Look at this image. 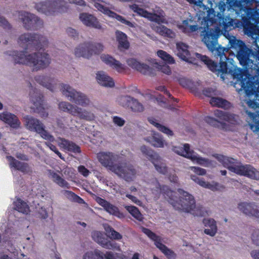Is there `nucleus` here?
I'll return each mask as SVG.
<instances>
[{"instance_id": "nucleus-8", "label": "nucleus", "mask_w": 259, "mask_h": 259, "mask_svg": "<svg viewBox=\"0 0 259 259\" xmlns=\"http://www.w3.org/2000/svg\"><path fill=\"white\" fill-rule=\"evenodd\" d=\"M131 9L139 15L146 18L151 21L157 23V24L152 25V29L161 36L173 38L176 36V33L166 27L160 25L161 23L167 24V21L164 18L163 12L160 10L156 13H149L147 11L140 8L135 4L130 6Z\"/></svg>"}, {"instance_id": "nucleus-32", "label": "nucleus", "mask_w": 259, "mask_h": 259, "mask_svg": "<svg viewBox=\"0 0 259 259\" xmlns=\"http://www.w3.org/2000/svg\"><path fill=\"white\" fill-rule=\"evenodd\" d=\"M178 28L185 33L189 34L198 29V26L192 19H187L178 24Z\"/></svg>"}, {"instance_id": "nucleus-6", "label": "nucleus", "mask_w": 259, "mask_h": 259, "mask_svg": "<svg viewBox=\"0 0 259 259\" xmlns=\"http://www.w3.org/2000/svg\"><path fill=\"white\" fill-rule=\"evenodd\" d=\"M36 81L51 91H55L59 85L63 95L70 101L83 107H91L92 102L84 94L77 92L71 87L66 84H59L58 80L51 75H40L35 76Z\"/></svg>"}, {"instance_id": "nucleus-11", "label": "nucleus", "mask_w": 259, "mask_h": 259, "mask_svg": "<svg viewBox=\"0 0 259 259\" xmlns=\"http://www.w3.org/2000/svg\"><path fill=\"white\" fill-rule=\"evenodd\" d=\"M66 3L63 0H57L56 1H47L40 2L35 5L36 10L47 15H54L58 12H63L66 10L65 5Z\"/></svg>"}, {"instance_id": "nucleus-14", "label": "nucleus", "mask_w": 259, "mask_h": 259, "mask_svg": "<svg viewBox=\"0 0 259 259\" xmlns=\"http://www.w3.org/2000/svg\"><path fill=\"white\" fill-rule=\"evenodd\" d=\"M214 115L217 119L210 116H207L205 118L206 122L214 126H219L226 121L234 124L237 122L238 118L236 115L219 110L214 111Z\"/></svg>"}, {"instance_id": "nucleus-12", "label": "nucleus", "mask_w": 259, "mask_h": 259, "mask_svg": "<svg viewBox=\"0 0 259 259\" xmlns=\"http://www.w3.org/2000/svg\"><path fill=\"white\" fill-rule=\"evenodd\" d=\"M24 124L27 129L35 132L40 135L44 139L50 142H54L55 138L45 130V126L38 119L30 116L24 117Z\"/></svg>"}, {"instance_id": "nucleus-48", "label": "nucleus", "mask_w": 259, "mask_h": 259, "mask_svg": "<svg viewBox=\"0 0 259 259\" xmlns=\"http://www.w3.org/2000/svg\"><path fill=\"white\" fill-rule=\"evenodd\" d=\"M104 228L107 236L110 239L119 240L122 238V235L109 226H105Z\"/></svg>"}, {"instance_id": "nucleus-47", "label": "nucleus", "mask_w": 259, "mask_h": 259, "mask_svg": "<svg viewBox=\"0 0 259 259\" xmlns=\"http://www.w3.org/2000/svg\"><path fill=\"white\" fill-rule=\"evenodd\" d=\"M157 56L165 63L169 64H174L175 61L174 58L166 52L163 50H159L157 52Z\"/></svg>"}, {"instance_id": "nucleus-41", "label": "nucleus", "mask_w": 259, "mask_h": 259, "mask_svg": "<svg viewBox=\"0 0 259 259\" xmlns=\"http://www.w3.org/2000/svg\"><path fill=\"white\" fill-rule=\"evenodd\" d=\"M118 46L120 49H127L129 47V42L127 39L126 35L120 31H116L115 32Z\"/></svg>"}, {"instance_id": "nucleus-19", "label": "nucleus", "mask_w": 259, "mask_h": 259, "mask_svg": "<svg viewBox=\"0 0 259 259\" xmlns=\"http://www.w3.org/2000/svg\"><path fill=\"white\" fill-rule=\"evenodd\" d=\"M189 3L194 4L197 7L199 12L197 13V16L199 20H201V23L204 22L206 24L205 19L207 17H213L214 15L212 13V10L207 7L206 5L203 3L201 0H187Z\"/></svg>"}, {"instance_id": "nucleus-57", "label": "nucleus", "mask_w": 259, "mask_h": 259, "mask_svg": "<svg viewBox=\"0 0 259 259\" xmlns=\"http://www.w3.org/2000/svg\"><path fill=\"white\" fill-rule=\"evenodd\" d=\"M189 169L191 170L192 171L195 172L196 174L200 176H204L206 174V171L205 169L196 167V166H190Z\"/></svg>"}, {"instance_id": "nucleus-20", "label": "nucleus", "mask_w": 259, "mask_h": 259, "mask_svg": "<svg viewBox=\"0 0 259 259\" xmlns=\"http://www.w3.org/2000/svg\"><path fill=\"white\" fill-rule=\"evenodd\" d=\"M245 29V34L254 39L253 45L255 48H254V52H252V56L253 55L254 58L258 61V63L256 65H259V28L251 25L249 27L246 26Z\"/></svg>"}, {"instance_id": "nucleus-53", "label": "nucleus", "mask_w": 259, "mask_h": 259, "mask_svg": "<svg viewBox=\"0 0 259 259\" xmlns=\"http://www.w3.org/2000/svg\"><path fill=\"white\" fill-rule=\"evenodd\" d=\"M179 82L183 87L189 88L191 91L196 90V88L194 87V82L191 80L185 77H181L178 79Z\"/></svg>"}, {"instance_id": "nucleus-54", "label": "nucleus", "mask_w": 259, "mask_h": 259, "mask_svg": "<svg viewBox=\"0 0 259 259\" xmlns=\"http://www.w3.org/2000/svg\"><path fill=\"white\" fill-rule=\"evenodd\" d=\"M128 107L134 112H141L144 110L143 105L134 98H133Z\"/></svg>"}, {"instance_id": "nucleus-10", "label": "nucleus", "mask_w": 259, "mask_h": 259, "mask_svg": "<svg viewBox=\"0 0 259 259\" xmlns=\"http://www.w3.org/2000/svg\"><path fill=\"white\" fill-rule=\"evenodd\" d=\"M172 150L176 153L189 158L195 164H198L205 167H215L216 163L207 159L199 156L190 149L188 144H185L179 146H175Z\"/></svg>"}, {"instance_id": "nucleus-42", "label": "nucleus", "mask_w": 259, "mask_h": 259, "mask_svg": "<svg viewBox=\"0 0 259 259\" xmlns=\"http://www.w3.org/2000/svg\"><path fill=\"white\" fill-rule=\"evenodd\" d=\"M146 140L156 147H163L165 144L164 141L161 136L155 133L153 134L151 137L147 138Z\"/></svg>"}, {"instance_id": "nucleus-16", "label": "nucleus", "mask_w": 259, "mask_h": 259, "mask_svg": "<svg viewBox=\"0 0 259 259\" xmlns=\"http://www.w3.org/2000/svg\"><path fill=\"white\" fill-rule=\"evenodd\" d=\"M143 232L147 235L150 239L153 240L155 245L158 248L168 259H175L176 255L171 250L168 248L163 245L159 237L156 236L154 233L147 228H142Z\"/></svg>"}, {"instance_id": "nucleus-4", "label": "nucleus", "mask_w": 259, "mask_h": 259, "mask_svg": "<svg viewBox=\"0 0 259 259\" xmlns=\"http://www.w3.org/2000/svg\"><path fill=\"white\" fill-rule=\"evenodd\" d=\"M232 60L229 62L232 66L231 68H227V73L223 75L225 79V75L228 73L231 74L234 79H236L234 83V87L238 93L241 96L244 95L246 99L244 101L247 105L254 109H256L259 106V82L253 81L254 76L256 75L253 74L251 71L250 72L252 74H247L245 73L243 70L237 67L232 62ZM249 70V69H248ZM250 71L251 70L250 69ZM259 76L256 75V76ZM222 78V77H221Z\"/></svg>"}, {"instance_id": "nucleus-2", "label": "nucleus", "mask_w": 259, "mask_h": 259, "mask_svg": "<svg viewBox=\"0 0 259 259\" xmlns=\"http://www.w3.org/2000/svg\"><path fill=\"white\" fill-rule=\"evenodd\" d=\"M18 44L25 50L21 52H10L9 55L12 56L15 63L26 65L37 71L48 67L51 62L49 55L41 52H35L29 53V49H41L48 44L47 37L34 33H26L21 34L18 38Z\"/></svg>"}, {"instance_id": "nucleus-56", "label": "nucleus", "mask_w": 259, "mask_h": 259, "mask_svg": "<svg viewBox=\"0 0 259 259\" xmlns=\"http://www.w3.org/2000/svg\"><path fill=\"white\" fill-rule=\"evenodd\" d=\"M61 171L67 178H72L74 177L75 170L71 167H66L62 169Z\"/></svg>"}, {"instance_id": "nucleus-38", "label": "nucleus", "mask_w": 259, "mask_h": 259, "mask_svg": "<svg viewBox=\"0 0 259 259\" xmlns=\"http://www.w3.org/2000/svg\"><path fill=\"white\" fill-rule=\"evenodd\" d=\"M59 146L65 150L74 153H79L80 148L75 143L67 140L59 138L58 141Z\"/></svg>"}, {"instance_id": "nucleus-22", "label": "nucleus", "mask_w": 259, "mask_h": 259, "mask_svg": "<svg viewBox=\"0 0 259 259\" xmlns=\"http://www.w3.org/2000/svg\"><path fill=\"white\" fill-rule=\"evenodd\" d=\"M152 162L158 172L163 175H168V179L170 182L174 184L178 183V177L175 174H172L168 170L165 164L162 161L159 156L158 159H154Z\"/></svg>"}, {"instance_id": "nucleus-49", "label": "nucleus", "mask_w": 259, "mask_h": 259, "mask_svg": "<svg viewBox=\"0 0 259 259\" xmlns=\"http://www.w3.org/2000/svg\"><path fill=\"white\" fill-rule=\"evenodd\" d=\"M150 63L158 70L161 71L162 73L169 75L171 73V69L169 66L167 65H159L155 59H151L149 60Z\"/></svg>"}, {"instance_id": "nucleus-29", "label": "nucleus", "mask_w": 259, "mask_h": 259, "mask_svg": "<svg viewBox=\"0 0 259 259\" xmlns=\"http://www.w3.org/2000/svg\"><path fill=\"white\" fill-rule=\"evenodd\" d=\"M254 113H252L248 110L245 112L247 115V121L250 128L253 132H259V106Z\"/></svg>"}, {"instance_id": "nucleus-1", "label": "nucleus", "mask_w": 259, "mask_h": 259, "mask_svg": "<svg viewBox=\"0 0 259 259\" xmlns=\"http://www.w3.org/2000/svg\"><path fill=\"white\" fill-rule=\"evenodd\" d=\"M224 13H218L214 22L208 27L204 22L201 23L204 30L207 31L203 40L214 57L220 58V65H218L216 63L210 60L206 56H202L198 53H195L194 55L204 62L211 71L224 79L223 75L227 72L226 61L229 60V59L225 55V52H228L229 49H232L236 53L237 58L244 68L250 69L251 72L256 76L259 75V65L254 64L253 61L250 59L252 56V50L247 47L243 41L237 39L233 35L228 34L226 37L229 40L228 48L222 47L218 44V39L221 33V27L225 31L228 29H231L232 27L235 28L232 26L225 29L223 24L220 22L221 18L218 16L219 14H221L222 18H226L227 16L224 17Z\"/></svg>"}, {"instance_id": "nucleus-31", "label": "nucleus", "mask_w": 259, "mask_h": 259, "mask_svg": "<svg viewBox=\"0 0 259 259\" xmlns=\"http://www.w3.org/2000/svg\"><path fill=\"white\" fill-rule=\"evenodd\" d=\"M126 62L129 66L144 74H150L151 72V68L148 65L142 63L134 58L129 59Z\"/></svg>"}, {"instance_id": "nucleus-27", "label": "nucleus", "mask_w": 259, "mask_h": 259, "mask_svg": "<svg viewBox=\"0 0 259 259\" xmlns=\"http://www.w3.org/2000/svg\"><path fill=\"white\" fill-rule=\"evenodd\" d=\"M91 42L87 41L79 44L74 49V54L77 57L89 58L93 55L91 49Z\"/></svg>"}, {"instance_id": "nucleus-43", "label": "nucleus", "mask_w": 259, "mask_h": 259, "mask_svg": "<svg viewBox=\"0 0 259 259\" xmlns=\"http://www.w3.org/2000/svg\"><path fill=\"white\" fill-rule=\"evenodd\" d=\"M14 206L17 211L22 213L28 214L30 211L28 205L25 201L21 199L17 198L16 201H14Z\"/></svg>"}, {"instance_id": "nucleus-21", "label": "nucleus", "mask_w": 259, "mask_h": 259, "mask_svg": "<svg viewBox=\"0 0 259 259\" xmlns=\"http://www.w3.org/2000/svg\"><path fill=\"white\" fill-rule=\"evenodd\" d=\"M190 178L200 186L208 189L212 191H222L225 189V186L219 183L212 182L209 183L204 181L203 179L199 178L196 176L190 175Z\"/></svg>"}, {"instance_id": "nucleus-28", "label": "nucleus", "mask_w": 259, "mask_h": 259, "mask_svg": "<svg viewBox=\"0 0 259 259\" xmlns=\"http://www.w3.org/2000/svg\"><path fill=\"white\" fill-rule=\"evenodd\" d=\"M92 237L95 241L105 248L110 249L114 248V244L106 238L101 232L97 231L93 232Z\"/></svg>"}, {"instance_id": "nucleus-23", "label": "nucleus", "mask_w": 259, "mask_h": 259, "mask_svg": "<svg viewBox=\"0 0 259 259\" xmlns=\"http://www.w3.org/2000/svg\"><path fill=\"white\" fill-rule=\"evenodd\" d=\"M95 200L96 202L103 207L104 209L109 214L116 216L120 219L124 218L123 214L120 212L118 207L114 205L99 197H96Z\"/></svg>"}, {"instance_id": "nucleus-37", "label": "nucleus", "mask_w": 259, "mask_h": 259, "mask_svg": "<svg viewBox=\"0 0 259 259\" xmlns=\"http://www.w3.org/2000/svg\"><path fill=\"white\" fill-rule=\"evenodd\" d=\"M83 259H113V256L111 252L104 254L101 251L95 249L93 251L86 252L83 256Z\"/></svg>"}, {"instance_id": "nucleus-34", "label": "nucleus", "mask_w": 259, "mask_h": 259, "mask_svg": "<svg viewBox=\"0 0 259 259\" xmlns=\"http://www.w3.org/2000/svg\"><path fill=\"white\" fill-rule=\"evenodd\" d=\"M203 224L204 226L205 234L211 237L215 236L218 231L216 221L213 219L206 218L203 219Z\"/></svg>"}, {"instance_id": "nucleus-61", "label": "nucleus", "mask_w": 259, "mask_h": 259, "mask_svg": "<svg viewBox=\"0 0 259 259\" xmlns=\"http://www.w3.org/2000/svg\"><path fill=\"white\" fill-rule=\"evenodd\" d=\"M78 170L82 176L85 177H88L91 173L90 171L83 165L78 166Z\"/></svg>"}, {"instance_id": "nucleus-44", "label": "nucleus", "mask_w": 259, "mask_h": 259, "mask_svg": "<svg viewBox=\"0 0 259 259\" xmlns=\"http://www.w3.org/2000/svg\"><path fill=\"white\" fill-rule=\"evenodd\" d=\"M209 102L213 106L224 108H228L230 107V103L229 102L219 97H212Z\"/></svg>"}, {"instance_id": "nucleus-36", "label": "nucleus", "mask_w": 259, "mask_h": 259, "mask_svg": "<svg viewBox=\"0 0 259 259\" xmlns=\"http://www.w3.org/2000/svg\"><path fill=\"white\" fill-rule=\"evenodd\" d=\"M96 79L98 82L102 86L111 88L114 85L113 79L103 71L97 72L96 73Z\"/></svg>"}, {"instance_id": "nucleus-25", "label": "nucleus", "mask_w": 259, "mask_h": 259, "mask_svg": "<svg viewBox=\"0 0 259 259\" xmlns=\"http://www.w3.org/2000/svg\"><path fill=\"white\" fill-rule=\"evenodd\" d=\"M79 19L85 26L98 29H102L103 27L98 19L93 15L87 13H82L79 15Z\"/></svg>"}, {"instance_id": "nucleus-9", "label": "nucleus", "mask_w": 259, "mask_h": 259, "mask_svg": "<svg viewBox=\"0 0 259 259\" xmlns=\"http://www.w3.org/2000/svg\"><path fill=\"white\" fill-rule=\"evenodd\" d=\"M213 156L230 171L252 179L259 180V171L252 166L242 165L237 160L223 155L216 154L213 155Z\"/></svg>"}, {"instance_id": "nucleus-35", "label": "nucleus", "mask_w": 259, "mask_h": 259, "mask_svg": "<svg viewBox=\"0 0 259 259\" xmlns=\"http://www.w3.org/2000/svg\"><path fill=\"white\" fill-rule=\"evenodd\" d=\"M176 46L177 56L183 60L191 62V54L188 50V46L182 42L177 43Z\"/></svg>"}, {"instance_id": "nucleus-62", "label": "nucleus", "mask_w": 259, "mask_h": 259, "mask_svg": "<svg viewBox=\"0 0 259 259\" xmlns=\"http://www.w3.org/2000/svg\"><path fill=\"white\" fill-rule=\"evenodd\" d=\"M39 188H38L37 190V192L35 191V188H33V189H32V191H34L36 193V195L38 197H44L46 194V193L45 192V188L42 186H39Z\"/></svg>"}, {"instance_id": "nucleus-15", "label": "nucleus", "mask_w": 259, "mask_h": 259, "mask_svg": "<svg viewBox=\"0 0 259 259\" xmlns=\"http://www.w3.org/2000/svg\"><path fill=\"white\" fill-rule=\"evenodd\" d=\"M18 17L27 29L37 28L42 25V21L32 14L20 12L18 13Z\"/></svg>"}, {"instance_id": "nucleus-63", "label": "nucleus", "mask_w": 259, "mask_h": 259, "mask_svg": "<svg viewBox=\"0 0 259 259\" xmlns=\"http://www.w3.org/2000/svg\"><path fill=\"white\" fill-rule=\"evenodd\" d=\"M126 197H127L128 198H129L130 199H131L132 202H133L137 205H139V206H142V202L135 196H134L132 195L127 194L126 195Z\"/></svg>"}, {"instance_id": "nucleus-59", "label": "nucleus", "mask_w": 259, "mask_h": 259, "mask_svg": "<svg viewBox=\"0 0 259 259\" xmlns=\"http://www.w3.org/2000/svg\"><path fill=\"white\" fill-rule=\"evenodd\" d=\"M203 94L207 97H212V96L215 95L216 91L212 88H208L203 91Z\"/></svg>"}, {"instance_id": "nucleus-55", "label": "nucleus", "mask_w": 259, "mask_h": 259, "mask_svg": "<svg viewBox=\"0 0 259 259\" xmlns=\"http://www.w3.org/2000/svg\"><path fill=\"white\" fill-rule=\"evenodd\" d=\"M91 49L93 52V55L98 54L102 52L104 49V46L100 43L93 44L91 42Z\"/></svg>"}, {"instance_id": "nucleus-33", "label": "nucleus", "mask_w": 259, "mask_h": 259, "mask_svg": "<svg viewBox=\"0 0 259 259\" xmlns=\"http://www.w3.org/2000/svg\"><path fill=\"white\" fill-rule=\"evenodd\" d=\"M238 209L248 215L254 216L259 218V210L254 204L241 202L238 204Z\"/></svg>"}, {"instance_id": "nucleus-5", "label": "nucleus", "mask_w": 259, "mask_h": 259, "mask_svg": "<svg viewBox=\"0 0 259 259\" xmlns=\"http://www.w3.org/2000/svg\"><path fill=\"white\" fill-rule=\"evenodd\" d=\"M259 3V0H256ZM250 0H232L230 2L231 10L235 11L237 15H240L242 22L238 20H234L230 17L222 18V15L219 14L218 16L220 18V22L223 24L225 29L230 27L237 28L243 27L244 33L245 34L246 26L250 27L251 25L255 28H259V27L251 23L250 21L254 23H259V11L256 9L248 8L247 5Z\"/></svg>"}, {"instance_id": "nucleus-7", "label": "nucleus", "mask_w": 259, "mask_h": 259, "mask_svg": "<svg viewBox=\"0 0 259 259\" xmlns=\"http://www.w3.org/2000/svg\"><path fill=\"white\" fill-rule=\"evenodd\" d=\"M97 157L100 162L123 178L126 181H133L135 178L136 171L133 166L126 164H114L117 160V156L111 152H100L98 154Z\"/></svg>"}, {"instance_id": "nucleus-3", "label": "nucleus", "mask_w": 259, "mask_h": 259, "mask_svg": "<svg viewBox=\"0 0 259 259\" xmlns=\"http://www.w3.org/2000/svg\"><path fill=\"white\" fill-rule=\"evenodd\" d=\"M149 188L155 196L162 193L168 197V201L175 209L185 212H189L195 215L202 216L205 213V208L200 205H196L194 198L192 195L182 189L178 190L179 197L176 192L169 190L167 186H163L162 189L155 178H153L151 182H148Z\"/></svg>"}, {"instance_id": "nucleus-18", "label": "nucleus", "mask_w": 259, "mask_h": 259, "mask_svg": "<svg viewBox=\"0 0 259 259\" xmlns=\"http://www.w3.org/2000/svg\"><path fill=\"white\" fill-rule=\"evenodd\" d=\"M30 96L31 103L33 104L31 108L34 112L40 114L42 117H47L48 114L45 111L43 107L41 95L37 91H34L30 93Z\"/></svg>"}, {"instance_id": "nucleus-58", "label": "nucleus", "mask_w": 259, "mask_h": 259, "mask_svg": "<svg viewBox=\"0 0 259 259\" xmlns=\"http://www.w3.org/2000/svg\"><path fill=\"white\" fill-rule=\"evenodd\" d=\"M0 26L6 29H8L11 28L10 24L8 21L1 16H0Z\"/></svg>"}, {"instance_id": "nucleus-30", "label": "nucleus", "mask_w": 259, "mask_h": 259, "mask_svg": "<svg viewBox=\"0 0 259 259\" xmlns=\"http://www.w3.org/2000/svg\"><path fill=\"white\" fill-rule=\"evenodd\" d=\"M0 120L8 124L13 128H17L20 125V122L14 115L7 111L0 113Z\"/></svg>"}, {"instance_id": "nucleus-39", "label": "nucleus", "mask_w": 259, "mask_h": 259, "mask_svg": "<svg viewBox=\"0 0 259 259\" xmlns=\"http://www.w3.org/2000/svg\"><path fill=\"white\" fill-rule=\"evenodd\" d=\"M48 175L50 179L60 187L64 188H69V183L54 171L48 170Z\"/></svg>"}, {"instance_id": "nucleus-45", "label": "nucleus", "mask_w": 259, "mask_h": 259, "mask_svg": "<svg viewBox=\"0 0 259 259\" xmlns=\"http://www.w3.org/2000/svg\"><path fill=\"white\" fill-rule=\"evenodd\" d=\"M140 150L142 153L151 162L154 159H159V155L157 154L145 146H141Z\"/></svg>"}, {"instance_id": "nucleus-60", "label": "nucleus", "mask_w": 259, "mask_h": 259, "mask_svg": "<svg viewBox=\"0 0 259 259\" xmlns=\"http://www.w3.org/2000/svg\"><path fill=\"white\" fill-rule=\"evenodd\" d=\"M46 144L49 148L53 151H54L56 154H57L60 158L63 159V157L62 156L61 153L57 150L56 147L51 143L46 142Z\"/></svg>"}, {"instance_id": "nucleus-52", "label": "nucleus", "mask_w": 259, "mask_h": 259, "mask_svg": "<svg viewBox=\"0 0 259 259\" xmlns=\"http://www.w3.org/2000/svg\"><path fill=\"white\" fill-rule=\"evenodd\" d=\"M62 193L66 198L71 201L77 202L79 203H82L84 202V201L82 198L71 191L65 190L62 192Z\"/></svg>"}, {"instance_id": "nucleus-24", "label": "nucleus", "mask_w": 259, "mask_h": 259, "mask_svg": "<svg viewBox=\"0 0 259 259\" xmlns=\"http://www.w3.org/2000/svg\"><path fill=\"white\" fill-rule=\"evenodd\" d=\"M7 159L13 172L16 170H20L24 173H27L31 171V168L27 163L20 162L11 156H7Z\"/></svg>"}, {"instance_id": "nucleus-13", "label": "nucleus", "mask_w": 259, "mask_h": 259, "mask_svg": "<svg viewBox=\"0 0 259 259\" xmlns=\"http://www.w3.org/2000/svg\"><path fill=\"white\" fill-rule=\"evenodd\" d=\"M59 109L64 112H67L74 116H76L80 119L87 121H91L95 119V116L93 112L82 109L76 105H73L69 103L62 102L59 104Z\"/></svg>"}, {"instance_id": "nucleus-50", "label": "nucleus", "mask_w": 259, "mask_h": 259, "mask_svg": "<svg viewBox=\"0 0 259 259\" xmlns=\"http://www.w3.org/2000/svg\"><path fill=\"white\" fill-rule=\"evenodd\" d=\"M149 121L151 124L156 127L160 131L166 135L168 137L173 136V132L168 127L156 122V121L153 119H150L149 120Z\"/></svg>"}, {"instance_id": "nucleus-64", "label": "nucleus", "mask_w": 259, "mask_h": 259, "mask_svg": "<svg viewBox=\"0 0 259 259\" xmlns=\"http://www.w3.org/2000/svg\"><path fill=\"white\" fill-rule=\"evenodd\" d=\"M66 32L69 36L74 38L78 36V33L76 30L72 28H68L66 30Z\"/></svg>"}, {"instance_id": "nucleus-26", "label": "nucleus", "mask_w": 259, "mask_h": 259, "mask_svg": "<svg viewBox=\"0 0 259 259\" xmlns=\"http://www.w3.org/2000/svg\"><path fill=\"white\" fill-rule=\"evenodd\" d=\"M101 60L106 65L109 66L118 72H121L125 69V66L119 61L115 60L108 54H102L100 57Z\"/></svg>"}, {"instance_id": "nucleus-46", "label": "nucleus", "mask_w": 259, "mask_h": 259, "mask_svg": "<svg viewBox=\"0 0 259 259\" xmlns=\"http://www.w3.org/2000/svg\"><path fill=\"white\" fill-rule=\"evenodd\" d=\"M125 208L134 218L139 221H143V215L137 207L133 205H126L125 206Z\"/></svg>"}, {"instance_id": "nucleus-40", "label": "nucleus", "mask_w": 259, "mask_h": 259, "mask_svg": "<svg viewBox=\"0 0 259 259\" xmlns=\"http://www.w3.org/2000/svg\"><path fill=\"white\" fill-rule=\"evenodd\" d=\"M48 175L50 179L60 187L64 188H69V183L54 171L48 170Z\"/></svg>"}, {"instance_id": "nucleus-17", "label": "nucleus", "mask_w": 259, "mask_h": 259, "mask_svg": "<svg viewBox=\"0 0 259 259\" xmlns=\"http://www.w3.org/2000/svg\"><path fill=\"white\" fill-rule=\"evenodd\" d=\"M143 232L147 235L150 239L153 240L155 245L158 248L168 259H175L176 255L171 250L168 248L163 245L159 237L156 236L154 233L147 228H142Z\"/></svg>"}, {"instance_id": "nucleus-51", "label": "nucleus", "mask_w": 259, "mask_h": 259, "mask_svg": "<svg viewBox=\"0 0 259 259\" xmlns=\"http://www.w3.org/2000/svg\"><path fill=\"white\" fill-rule=\"evenodd\" d=\"M133 100V97L128 95H121L117 98V102L120 105L128 107L130 105L131 101Z\"/></svg>"}]
</instances>
